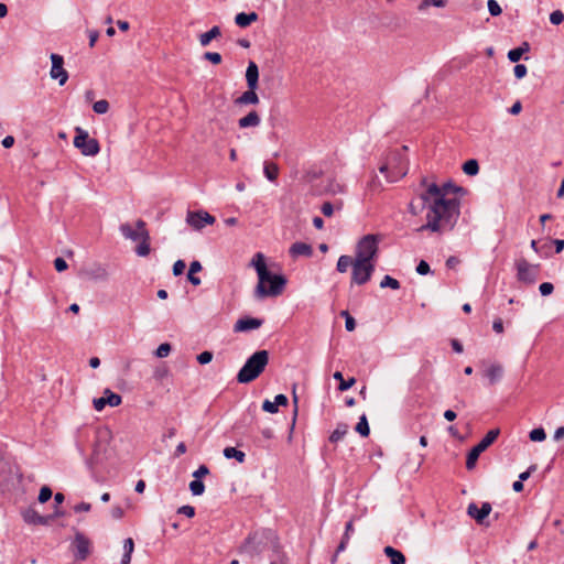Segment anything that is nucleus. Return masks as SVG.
I'll list each match as a JSON object with an SVG mask.
<instances>
[{
  "mask_svg": "<svg viewBox=\"0 0 564 564\" xmlns=\"http://www.w3.org/2000/svg\"><path fill=\"white\" fill-rule=\"evenodd\" d=\"M462 188L451 183L442 186L432 183L420 195L421 200L427 209L426 224L417 231L430 230L443 234L454 228L459 216V200L456 196Z\"/></svg>",
  "mask_w": 564,
  "mask_h": 564,
  "instance_id": "obj_1",
  "label": "nucleus"
},
{
  "mask_svg": "<svg viewBox=\"0 0 564 564\" xmlns=\"http://www.w3.org/2000/svg\"><path fill=\"white\" fill-rule=\"evenodd\" d=\"M250 265L254 268L258 274V284L254 289V296L257 299L262 300L282 294L286 280L283 275L273 274L269 271L263 253H256Z\"/></svg>",
  "mask_w": 564,
  "mask_h": 564,
  "instance_id": "obj_2",
  "label": "nucleus"
},
{
  "mask_svg": "<svg viewBox=\"0 0 564 564\" xmlns=\"http://www.w3.org/2000/svg\"><path fill=\"white\" fill-rule=\"evenodd\" d=\"M269 362V352L267 350H258L250 356L243 367L237 375L240 383H249L256 380L265 369Z\"/></svg>",
  "mask_w": 564,
  "mask_h": 564,
  "instance_id": "obj_3",
  "label": "nucleus"
},
{
  "mask_svg": "<svg viewBox=\"0 0 564 564\" xmlns=\"http://www.w3.org/2000/svg\"><path fill=\"white\" fill-rule=\"evenodd\" d=\"M389 182H397L408 173V162L401 152L397 151L389 155L386 163L379 167Z\"/></svg>",
  "mask_w": 564,
  "mask_h": 564,
  "instance_id": "obj_4",
  "label": "nucleus"
},
{
  "mask_svg": "<svg viewBox=\"0 0 564 564\" xmlns=\"http://www.w3.org/2000/svg\"><path fill=\"white\" fill-rule=\"evenodd\" d=\"M379 239L375 235H367L360 239L356 248V260L376 262Z\"/></svg>",
  "mask_w": 564,
  "mask_h": 564,
  "instance_id": "obj_5",
  "label": "nucleus"
},
{
  "mask_svg": "<svg viewBox=\"0 0 564 564\" xmlns=\"http://www.w3.org/2000/svg\"><path fill=\"white\" fill-rule=\"evenodd\" d=\"M500 431L498 429L490 430L482 440L474 446L467 455L466 468L471 470L475 468L479 455L485 452L499 436Z\"/></svg>",
  "mask_w": 564,
  "mask_h": 564,
  "instance_id": "obj_6",
  "label": "nucleus"
},
{
  "mask_svg": "<svg viewBox=\"0 0 564 564\" xmlns=\"http://www.w3.org/2000/svg\"><path fill=\"white\" fill-rule=\"evenodd\" d=\"M76 137L74 138V145L80 150L82 154L86 156H95L99 153L100 147L96 139L89 138L88 133L80 129H76Z\"/></svg>",
  "mask_w": 564,
  "mask_h": 564,
  "instance_id": "obj_7",
  "label": "nucleus"
},
{
  "mask_svg": "<svg viewBox=\"0 0 564 564\" xmlns=\"http://www.w3.org/2000/svg\"><path fill=\"white\" fill-rule=\"evenodd\" d=\"M517 279L520 282L527 284H533L540 272V264H532L524 258H520L516 261Z\"/></svg>",
  "mask_w": 564,
  "mask_h": 564,
  "instance_id": "obj_8",
  "label": "nucleus"
},
{
  "mask_svg": "<svg viewBox=\"0 0 564 564\" xmlns=\"http://www.w3.org/2000/svg\"><path fill=\"white\" fill-rule=\"evenodd\" d=\"M375 271L373 262H365L354 259L351 272V283L362 285L366 284Z\"/></svg>",
  "mask_w": 564,
  "mask_h": 564,
  "instance_id": "obj_9",
  "label": "nucleus"
},
{
  "mask_svg": "<svg viewBox=\"0 0 564 564\" xmlns=\"http://www.w3.org/2000/svg\"><path fill=\"white\" fill-rule=\"evenodd\" d=\"M120 231L124 238L131 239L133 241H140L142 239L149 238V232L145 229V223L143 220L137 221L135 229H133L130 224H122L120 226Z\"/></svg>",
  "mask_w": 564,
  "mask_h": 564,
  "instance_id": "obj_10",
  "label": "nucleus"
},
{
  "mask_svg": "<svg viewBox=\"0 0 564 564\" xmlns=\"http://www.w3.org/2000/svg\"><path fill=\"white\" fill-rule=\"evenodd\" d=\"M187 224L196 230L204 228L206 225H213L216 219L207 212H188L186 217Z\"/></svg>",
  "mask_w": 564,
  "mask_h": 564,
  "instance_id": "obj_11",
  "label": "nucleus"
},
{
  "mask_svg": "<svg viewBox=\"0 0 564 564\" xmlns=\"http://www.w3.org/2000/svg\"><path fill=\"white\" fill-rule=\"evenodd\" d=\"M52 68L50 75L53 79H58L59 85H64L68 78V74L64 68V58L58 54H51Z\"/></svg>",
  "mask_w": 564,
  "mask_h": 564,
  "instance_id": "obj_12",
  "label": "nucleus"
},
{
  "mask_svg": "<svg viewBox=\"0 0 564 564\" xmlns=\"http://www.w3.org/2000/svg\"><path fill=\"white\" fill-rule=\"evenodd\" d=\"M122 402V398L112 392L110 389L104 391V397L94 399V408L96 411H102L106 405L118 406Z\"/></svg>",
  "mask_w": 564,
  "mask_h": 564,
  "instance_id": "obj_13",
  "label": "nucleus"
},
{
  "mask_svg": "<svg viewBox=\"0 0 564 564\" xmlns=\"http://www.w3.org/2000/svg\"><path fill=\"white\" fill-rule=\"evenodd\" d=\"M75 557L78 561H85L90 553L89 540L80 533H77L74 540Z\"/></svg>",
  "mask_w": 564,
  "mask_h": 564,
  "instance_id": "obj_14",
  "label": "nucleus"
},
{
  "mask_svg": "<svg viewBox=\"0 0 564 564\" xmlns=\"http://www.w3.org/2000/svg\"><path fill=\"white\" fill-rule=\"evenodd\" d=\"M21 516L28 524L33 525H46L48 524L51 517L41 516L34 508L29 507L22 510Z\"/></svg>",
  "mask_w": 564,
  "mask_h": 564,
  "instance_id": "obj_15",
  "label": "nucleus"
},
{
  "mask_svg": "<svg viewBox=\"0 0 564 564\" xmlns=\"http://www.w3.org/2000/svg\"><path fill=\"white\" fill-rule=\"evenodd\" d=\"M490 512L491 505L489 502H484L480 508H478L476 503H470L467 508L468 516L475 519L478 523H482Z\"/></svg>",
  "mask_w": 564,
  "mask_h": 564,
  "instance_id": "obj_16",
  "label": "nucleus"
},
{
  "mask_svg": "<svg viewBox=\"0 0 564 564\" xmlns=\"http://www.w3.org/2000/svg\"><path fill=\"white\" fill-rule=\"evenodd\" d=\"M262 319L254 317H243L237 321L235 324V332H248L257 329L262 325Z\"/></svg>",
  "mask_w": 564,
  "mask_h": 564,
  "instance_id": "obj_17",
  "label": "nucleus"
},
{
  "mask_svg": "<svg viewBox=\"0 0 564 564\" xmlns=\"http://www.w3.org/2000/svg\"><path fill=\"white\" fill-rule=\"evenodd\" d=\"M259 69L254 62L250 61L246 70V82L248 88H258Z\"/></svg>",
  "mask_w": 564,
  "mask_h": 564,
  "instance_id": "obj_18",
  "label": "nucleus"
},
{
  "mask_svg": "<svg viewBox=\"0 0 564 564\" xmlns=\"http://www.w3.org/2000/svg\"><path fill=\"white\" fill-rule=\"evenodd\" d=\"M221 29L218 25L213 26L209 31L198 35L199 44L206 47L213 40H217L221 36Z\"/></svg>",
  "mask_w": 564,
  "mask_h": 564,
  "instance_id": "obj_19",
  "label": "nucleus"
},
{
  "mask_svg": "<svg viewBox=\"0 0 564 564\" xmlns=\"http://www.w3.org/2000/svg\"><path fill=\"white\" fill-rule=\"evenodd\" d=\"M261 122L260 116L256 110L250 111L247 116L238 120V126L241 129L258 127Z\"/></svg>",
  "mask_w": 564,
  "mask_h": 564,
  "instance_id": "obj_20",
  "label": "nucleus"
},
{
  "mask_svg": "<svg viewBox=\"0 0 564 564\" xmlns=\"http://www.w3.org/2000/svg\"><path fill=\"white\" fill-rule=\"evenodd\" d=\"M502 375L503 368L499 364L490 365L485 371V376L488 378L489 384H495L498 382L502 378Z\"/></svg>",
  "mask_w": 564,
  "mask_h": 564,
  "instance_id": "obj_21",
  "label": "nucleus"
},
{
  "mask_svg": "<svg viewBox=\"0 0 564 564\" xmlns=\"http://www.w3.org/2000/svg\"><path fill=\"white\" fill-rule=\"evenodd\" d=\"M257 88H248L247 91L242 93L241 96H239L236 99V104L238 105H257L259 104V97L256 93Z\"/></svg>",
  "mask_w": 564,
  "mask_h": 564,
  "instance_id": "obj_22",
  "label": "nucleus"
},
{
  "mask_svg": "<svg viewBox=\"0 0 564 564\" xmlns=\"http://www.w3.org/2000/svg\"><path fill=\"white\" fill-rule=\"evenodd\" d=\"M290 253L293 257L304 256L310 257L313 253V249L310 245L305 242H295L290 248Z\"/></svg>",
  "mask_w": 564,
  "mask_h": 564,
  "instance_id": "obj_23",
  "label": "nucleus"
},
{
  "mask_svg": "<svg viewBox=\"0 0 564 564\" xmlns=\"http://www.w3.org/2000/svg\"><path fill=\"white\" fill-rule=\"evenodd\" d=\"M383 552L389 557L391 564H405V556L399 550L392 546H386Z\"/></svg>",
  "mask_w": 564,
  "mask_h": 564,
  "instance_id": "obj_24",
  "label": "nucleus"
},
{
  "mask_svg": "<svg viewBox=\"0 0 564 564\" xmlns=\"http://www.w3.org/2000/svg\"><path fill=\"white\" fill-rule=\"evenodd\" d=\"M258 20V14L256 12H250V13H238L235 18V22L238 26L240 28H247L249 26L252 22L257 21Z\"/></svg>",
  "mask_w": 564,
  "mask_h": 564,
  "instance_id": "obj_25",
  "label": "nucleus"
},
{
  "mask_svg": "<svg viewBox=\"0 0 564 564\" xmlns=\"http://www.w3.org/2000/svg\"><path fill=\"white\" fill-rule=\"evenodd\" d=\"M349 426L346 423H338L336 429L329 435L330 443H337L344 438V436L348 433Z\"/></svg>",
  "mask_w": 564,
  "mask_h": 564,
  "instance_id": "obj_26",
  "label": "nucleus"
},
{
  "mask_svg": "<svg viewBox=\"0 0 564 564\" xmlns=\"http://www.w3.org/2000/svg\"><path fill=\"white\" fill-rule=\"evenodd\" d=\"M202 271V264L198 261H193L189 265L187 279L193 285H199L200 279L195 273Z\"/></svg>",
  "mask_w": 564,
  "mask_h": 564,
  "instance_id": "obj_27",
  "label": "nucleus"
},
{
  "mask_svg": "<svg viewBox=\"0 0 564 564\" xmlns=\"http://www.w3.org/2000/svg\"><path fill=\"white\" fill-rule=\"evenodd\" d=\"M263 172L269 181L274 182L279 175V166L273 162H265Z\"/></svg>",
  "mask_w": 564,
  "mask_h": 564,
  "instance_id": "obj_28",
  "label": "nucleus"
},
{
  "mask_svg": "<svg viewBox=\"0 0 564 564\" xmlns=\"http://www.w3.org/2000/svg\"><path fill=\"white\" fill-rule=\"evenodd\" d=\"M224 456L226 458H235L237 459L239 463H243L245 462V458H246V454L241 451H238L237 448L235 447H226L224 449Z\"/></svg>",
  "mask_w": 564,
  "mask_h": 564,
  "instance_id": "obj_29",
  "label": "nucleus"
},
{
  "mask_svg": "<svg viewBox=\"0 0 564 564\" xmlns=\"http://www.w3.org/2000/svg\"><path fill=\"white\" fill-rule=\"evenodd\" d=\"M463 171L465 174L474 176L479 172V164L477 160L470 159L463 164Z\"/></svg>",
  "mask_w": 564,
  "mask_h": 564,
  "instance_id": "obj_30",
  "label": "nucleus"
},
{
  "mask_svg": "<svg viewBox=\"0 0 564 564\" xmlns=\"http://www.w3.org/2000/svg\"><path fill=\"white\" fill-rule=\"evenodd\" d=\"M349 267H354V260L349 256H340L336 269L338 272L344 273L348 270Z\"/></svg>",
  "mask_w": 564,
  "mask_h": 564,
  "instance_id": "obj_31",
  "label": "nucleus"
},
{
  "mask_svg": "<svg viewBox=\"0 0 564 564\" xmlns=\"http://www.w3.org/2000/svg\"><path fill=\"white\" fill-rule=\"evenodd\" d=\"M333 377H334V379L339 381L338 389L340 391H346V390L350 389L355 383L354 378H350L349 380L346 381L340 371H336Z\"/></svg>",
  "mask_w": 564,
  "mask_h": 564,
  "instance_id": "obj_32",
  "label": "nucleus"
},
{
  "mask_svg": "<svg viewBox=\"0 0 564 564\" xmlns=\"http://www.w3.org/2000/svg\"><path fill=\"white\" fill-rule=\"evenodd\" d=\"M356 432L359 433L361 436L367 437L370 433L368 421L366 415H361L359 419V422L357 423L355 427Z\"/></svg>",
  "mask_w": 564,
  "mask_h": 564,
  "instance_id": "obj_33",
  "label": "nucleus"
},
{
  "mask_svg": "<svg viewBox=\"0 0 564 564\" xmlns=\"http://www.w3.org/2000/svg\"><path fill=\"white\" fill-rule=\"evenodd\" d=\"M354 532L352 521L347 522L345 534L343 536L341 542L339 543L337 547V552H341L346 549V545L349 541L350 534Z\"/></svg>",
  "mask_w": 564,
  "mask_h": 564,
  "instance_id": "obj_34",
  "label": "nucleus"
},
{
  "mask_svg": "<svg viewBox=\"0 0 564 564\" xmlns=\"http://www.w3.org/2000/svg\"><path fill=\"white\" fill-rule=\"evenodd\" d=\"M189 490L194 496H200L205 491V485L199 479H194L189 482Z\"/></svg>",
  "mask_w": 564,
  "mask_h": 564,
  "instance_id": "obj_35",
  "label": "nucleus"
},
{
  "mask_svg": "<svg viewBox=\"0 0 564 564\" xmlns=\"http://www.w3.org/2000/svg\"><path fill=\"white\" fill-rule=\"evenodd\" d=\"M380 286L382 289L383 288H390L392 290H399L400 289V282L397 279H394V278H392L390 275H386L382 279L381 283H380Z\"/></svg>",
  "mask_w": 564,
  "mask_h": 564,
  "instance_id": "obj_36",
  "label": "nucleus"
},
{
  "mask_svg": "<svg viewBox=\"0 0 564 564\" xmlns=\"http://www.w3.org/2000/svg\"><path fill=\"white\" fill-rule=\"evenodd\" d=\"M149 240H150V237L140 240L141 243L135 249V252L138 253V256L145 257V256H148L150 253V242H149Z\"/></svg>",
  "mask_w": 564,
  "mask_h": 564,
  "instance_id": "obj_37",
  "label": "nucleus"
},
{
  "mask_svg": "<svg viewBox=\"0 0 564 564\" xmlns=\"http://www.w3.org/2000/svg\"><path fill=\"white\" fill-rule=\"evenodd\" d=\"M100 452H101L100 445H99V443H97L95 445L94 451H93L91 457L87 460V465H88V467L90 469H93L94 466L99 463V454H100Z\"/></svg>",
  "mask_w": 564,
  "mask_h": 564,
  "instance_id": "obj_38",
  "label": "nucleus"
},
{
  "mask_svg": "<svg viewBox=\"0 0 564 564\" xmlns=\"http://www.w3.org/2000/svg\"><path fill=\"white\" fill-rule=\"evenodd\" d=\"M529 437L533 442H542L546 437V433L542 427L534 429L530 432Z\"/></svg>",
  "mask_w": 564,
  "mask_h": 564,
  "instance_id": "obj_39",
  "label": "nucleus"
},
{
  "mask_svg": "<svg viewBox=\"0 0 564 564\" xmlns=\"http://www.w3.org/2000/svg\"><path fill=\"white\" fill-rule=\"evenodd\" d=\"M93 109L96 113H106L109 110V102L105 99L98 100L93 105Z\"/></svg>",
  "mask_w": 564,
  "mask_h": 564,
  "instance_id": "obj_40",
  "label": "nucleus"
},
{
  "mask_svg": "<svg viewBox=\"0 0 564 564\" xmlns=\"http://www.w3.org/2000/svg\"><path fill=\"white\" fill-rule=\"evenodd\" d=\"M203 58L214 65H219L223 61L221 55L217 52H206L204 53Z\"/></svg>",
  "mask_w": 564,
  "mask_h": 564,
  "instance_id": "obj_41",
  "label": "nucleus"
},
{
  "mask_svg": "<svg viewBox=\"0 0 564 564\" xmlns=\"http://www.w3.org/2000/svg\"><path fill=\"white\" fill-rule=\"evenodd\" d=\"M52 489L48 486H43L39 494V502L45 503L52 498Z\"/></svg>",
  "mask_w": 564,
  "mask_h": 564,
  "instance_id": "obj_42",
  "label": "nucleus"
},
{
  "mask_svg": "<svg viewBox=\"0 0 564 564\" xmlns=\"http://www.w3.org/2000/svg\"><path fill=\"white\" fill-rule=\"evenodd\" d=\"M171 350H172L171 345L167 343H163L155 350V356L158 358H165L170 355Z\"/></svg>",
  "mask_w": 564,
  "mask_h": 564,
  "instance_id": "obj_43",
  "label": "nucleus"
},
{
  "mask_svg": "<svg viewBox=\"0 0 564 564\" xmlns=\"http://www.w3.org/2000/svg\"><path fill=\"white\" fill-rule=\"evenodd\" d=\"M551 249L552 242L550 240L545 241L541 245V248H539V254L543 258H549L552 254Z\"/></svg>",
  "mask_w": 564,
  "mask_h": 564,
  "instance_id": "obj_44",
  "label": "nucleus"
},
{
  "mask_svg": "<svg viewBox=\"0 0 564 564\" xmlns=\"http://www.w3.org/2000/svg\"><path fill=\"white\" fill-rule=\"evenodd\" d=\"M341 315L345 316V318H346V324H345L346 329L348 332H352L356 328L355 318L347 311H343Z\"/></svg>",
  "mask_w": 564,
  "mask_h": 564,
  "instance_id": "obj_45",
  "label": "nucleus"
},
{
  "mask_svg": "<svg viewBox=\"0 0 564 564\" xmlns=\"http://www.w3.org/2000/svg\"><path fill=\"white\" fill-rule=\"evenodd\" d=\"M550 21L554 25H558L560 23H562L564 21L563 12L560 10L553 11L550 15Z\"/></svg>",
  "mask_w": 564,
  "mask_h": 564,
  "instance_id": "obj_46",
  "label": "nucleus"
},
{
  "mask_svg": "<svg viewBox=\"0 0 564 564\" xmlns=\"http://www.w3.org/2000/svg\"><path fill=\"white\" fill-rule=\"evenodd\" d=\"M513 72H514V76H516L518 79H521V78H523V77L527 75V73H528V68H527V66H525V65H523V64H517V65L514 66Z\"/></svg>",
  "mask_w": 564,
  "mask_h": 564,
  "instance_id": "obj_47",
  "label": "nucleus"
},
{
  "mask_svg": "<svg viewBox=\"0 0 564 564\" xmlns=\"http://www.w3.org/2000/svg\"><path fill=\"white\" fill-rule=\"evenodd\" d=\"M539 290L543 296H547V295L552 294L554 286L550 282H543L540 284Z\"/></svg>",
  "mask_w": 564,
  "mask_h": 564,
  "instance_id": "obj_48",
  "label": "nucleus"
},
{
  "mask_svg": "<svg viewBox=\"0 0 564 564\" xmlns=\"http://www.w3.org/2000/svg\"><path fill=\"white\" fill-rule=\"evenodd\" d=\"M334 209H335V206L329 202H325L321 207L323 215L326 217H332L334 214Z\"/></svg>",
  "mask_w": 564,
  "mask_h": 564,
  "instance_id": "obj_49",
  "label": "nucleus"
},
{
  "mask_svg": "<svg viewBox=\"0 0 564 564\" xmlns=\"http://www.w3.org/2000/svg\"><path fill=\"white\" fill-rule=\"evenodd\" d=\"M430 271H431V269H430V264H429L426 261H424V260H421V261L419 262V264L416 265V272H417L419 274H421V275H425V274H427Z\"/></svg>",
  "mask_w": 564,
  "mask_h": 564,
  "instance_id": "obj_50",
  "label": "nucleus"
},
{
  "mask_svg": "<svg viewBox=\"0 0 564 564\" xmlns=\"http://www.w3.org/2000/svg\"><path fill=\"white\" fill-rule=\"evenodd\" d=\"M213 359V354L210 351H203L197 356V361L200 365H205L210 362Z\"/></svg>",
  "mask_w": 564,
  "mask_h": 564,
  "instance_id": "obj_51",
  "label": "nucleus"
},
{
  "mask_svg": "<svg viewBox=\"0 0 564 564\" xmlns=\"http://www.w3.org/2000/svg\"><path fill=\"white\" fill-rule=\"evenodd\" d=\"M177 513L184 514L188 518H193L195 516V509L192 506H183L178 508Z\"/></svg>",
  "mask_w": 564,
  "mask_h": 564,
  "instance_id": "obj_52",
  "label": "nucleus"
},
{
  "mask_svg": "<svg viewBox=\"0 0 564 564\" xmlns=\"http://www.w3.org/2000/svg\"><path fill=\"white\" fill-rule=\"evenodd\" d=\"M186 268V264L183 260H177L174 264H173V273L174 275H181L184 270Z\"/></svg>",
  "mask_w": 564,
  "mask_h": 564,
  "instance_id": "obj_53",
  "label": "nucleus"
},
{
  "mask_svg": "<svg viewBox=\"0 0 564 564\" xmlns=\"http://www.w3.org/2000/svg\"><path fill=\"white\" fill-rule=\"evenodd\" d=\"M262 410L269 413H276L278 408L275 406L274 402L270 400H264L262 403Z\"/></svg>",
  "mask_w": 564,
  "mask_h": 564,
  "instance_id": "obj_54",
  "label": "nucleus"
},
{
  "mask_svg": "<svg viewBox=\"0 0 564 564\" xmlns=\"http://www.w3.org/2000/svg\"><path fill=\"white\" fill-rule=\"evenodd\" d=\"M208 474H209L208 467L205 466V465H200L198 467V469L193 473V477H195V479H199L200 480L202 477H204V476H206Z\"/></svg>",
  "mask_w": 564,
  "mask_h": 564,
  "instance_id": "obj_55",
  "label": "nucleus"
},
{
  "mask_svg": "<svg viewBox=\"0 0 564 564\" xmlns=\"http://www.w3.org/2000/svg\"><path fill=\"white\" fill-rule=\"evenodd\" d=\"M521 57H522V54H521L520 50L513 48V50L509 51V53H508V58L513 63H517L518 61H520Z\"/></svg>",
  "mask_w": 564,
  "mask_h": 564,
  "instance_id": "obj_56",
  "label": "nucleus"
},
{
  "mask_svg": "<svg viewBox=\"0 0 564 564\" xmlns=\"http://www.w3.org/2000/svg\"><path fill=\"white\" fill-rule=\"evenodd\" d=\"M54 267H55L56 271L63 272L67 269V263L63 258H56L54 260Z\"/></svg>",
  "mask_w": 564,
  "mask_h": 564,
  "instance_id": "obj_57",
  "label": "nucleus"
},
{
  "mask_svg": "<svg viewBox=\"0 0 564 564\" xmlns=\"http://www.w3.org/2000/svg\"><path fill=\"white\" fill-rule=\"evenodd\" d=\"M488 9L494 17L499 15L502 11L498 2H488Z\"/></svg>",
  "mask_w": 564,
  "mask_h": 564,
  "instance_id": "obj_58",
  "label": "nucleus"
},
{
  "mask_svg": "<svg viewBox=\"0 0 564 564\" xmlns=\"http://www.w3.org/2000/svg\"><path fill=\"white\" fill-rule=\"evenodd\" d=\"M123 549H124V554L132 555V552L134 550V542L131 538H128L124 540Z\"/></svg>",
  "mask_w": 564,
  "mask_h": 564,
  "instance_id": "obj_59",
  "label": "nucleus"
},
{
  "mask_svg": "<svg viewBox=\"0 0 564 564\" xmlns=\"http://www.w3.org/2000/svg\"><path fill=\"white\" fill-rule=\"evenodd\" d=\"M153 376L156 380H163L167 376V369L164 367L156 368Z\"/></svg>",
  "mask_w": 564,
  "mask_h": 564,
  "instance_id": "obj_60",
  "label": "nucleus"
},
{
  "mask_svg": "<svg viewBox=\"0 0 564 564\" xmlns=\"http://www.w3.org/2000/svg\"><path fill=\"white\" fill-rule=\"evenodd\" d=\"M124 514L123 509L120 506H115L111 509V516L113 519H121Z\"/></svg>",
  "mask_w": 564,
  "mask_h": 564,
  "instance_id": "obj_61",
  "label": "nucleus"
},
{
  "mask_svg": "<svg viewBox=\"0 0 564 564\" xmlns=\"http://www.w3.org/2000/svg\"><path fill=\"white\" fill-rule=\"evenodd\" d=\"M90 509L91 506L88 502H80L74 507V510L76 512H88Z\"/></svg>",
  "mask_w": 564,
  "mask_h": 564,
  "instance_id": "obj_62",
  "label": "nucleus"
},
{
  "mask_svg": "<svg viewBox=\"0 0 564 564\" xmlns=\"http://www.w3.org/2000/svg\"><path fill=\"white\" fill-rule=\"evenodd\" d=\"M459 259L457 257H449L447 260H446V267L448 269H455L458 264H459Z\"/></svg>",
  "mask_w": 564,
  "mask_h": 564,
  "instance_id": "obj_63",
  "label": "nucleus"
},
{
  "mask_svg": "<svg viewBox=\"0 0 564 564\" xmlns=\"http://www.w3.org/2000/svg\"><path fill=\"white\" fill-rule=\"evenodd\" d=\"M492 328L496 333L501 334L503 332V323L501 318H496L492 324Z\"/></svg>",
  "mask_w": 564,
  "mask_h": 564,
  "instance_id": "obj_64",
  "label": "nucleus"
}]
</instances>
